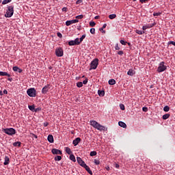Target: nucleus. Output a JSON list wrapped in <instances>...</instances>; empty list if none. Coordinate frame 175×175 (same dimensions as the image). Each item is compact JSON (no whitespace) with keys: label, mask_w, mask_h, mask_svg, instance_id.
<instances>
[{"label":"nucleus","mask_w":175,"mask_h":175,"mask_svg":"<svg viewBox=\"0 0 175 175\" xmlns=\"http://www.w3.org/2000/svg\"><path fill=\"white\" fill-rule=\"evenodd\" d=\"M80 142H81V139L80 137H77L73 140L72 144H74V146H77V144H79Z\"/></svg>","instance_id":"14"},{"label":"nucleus","mask_w":175,"mask_h":175,"mask_svg":"<svg viewBox=\"0 0 175 175\" xmlns=\"http://www.w3.org/2000/svg\"><path fill=\"white\" fill-rule=\"evenodd\" d=\"M29 109L31 111H35V105H29Z\"/></svg>","instance_id":"31"},{"label":"nucleus","mask_w":175,"mask_h":175,"mask_svg":"<svg viewBox=\"0 0 175 175\" xmlns=\"http://www.w3.org/2000/svg\"><path fill=\"white\" fill-rule=\"evenodd\" d=\"M98 94L99 96H105V91L103 90H98Z\"/></svg>","instance_id":"22"},{"label":"nucleus","mask_w":175,"mask_h":175,"mask_svg":"<svg viewBox=\"0 0 175 175\" xmlns=\"http://www.w3.org/2000/svg\"><path fill=\"white\" fill-rule=\"evenodd\" d=\"M66 152H67V154H68V155L72 154V150H70V148H69V147L66 148Z\"/></svg>","instance_id":"21"},{"label":"nucleus","mask_w":175,"mask_h":175,"mask_svg":"<svg viewBox=\"0 0 175 175\" xmlns=\"http://www.w3.org/2000/svg\"><path fill=\"white\" fill-rule=\"evenodd\" d=\"M87 83H88V79H85L83 81L82 84H87Z\"/></svg>","instance_id":"45"},{"label":"nucleus","mask_w":175,"mask_h":175,"mask_svg":"<svg viewBox=\"0 0 175 175\" xmlns=\"http://www.w3.org/2000/svg\"><path fill=\"white\" fill-rule=\"evenodd\" d=\"M1 2H2V0H0V3H1Z\"/></svg>","instance_id":"63"},{"label":"nucleus","mask_w":175,"mask_h":175,"mask_svg":"<svg viewBox=\"0 0 175 175\" xmlns=\"http://www.w3.org/2000/svg\"><path fill=\"white\" fill-rule=\"evenodd\" d=\"M142 3H144V2H147L148 0H139Z\"/></svg>","instance_id":"56"},{"label":"nucleus","mask_w":175,"mask_h":175,"mask_svg":"<svg viewBox=\"0 0 175 175\" xmlns=\"http://www.w3.org/2000/svg\"><path fill=\"white\" fill-rule=\"evenodd\" d=\"M34 111H36V112L40 111V108L38 107V108L35 109Z\"/></svg>","instance_id":"52"},{"label":"nucleus","mask_w":175,"mask_h":175,"mask_svg":"<svg viewBox=\"0 0 175 175\" xmlns=\"http://www.w3.org/2000/svg\"><path fill=\"white\" fill-rule=\"evenodd\" d=\"M9 2H12V0H3L2 5H6L7 3H9Z\"/></svg>","instance_id":"32"},{"label":"nucleus","mask_w":175,"mask_h":175,"mask_svg":"<svg viewBox=\"0 0 175 175\" xmlns=\"http://www.w3.org/2000/svg\"><path fill=\"white\" fill-rule=\"evenodd\" d=\"M169 117H170V114L166 113L163 116V120H167V118H169Z\"/></svg>","instance_id":"29"},{"label":"nucleus","mask_w":175,"mask_h":175,"mask_svg":"<svg viewBox=\"0 0 175 175\" xmlns=\"http://www.w3.org/2000/svg\"><path fill=\"white\" fill-rule=\"evenodd\" d=\"M62 159V157L61 156H56L55 157V161H61Z\"/></svg>","instance_id":"35"},{"label":"nucleus","mask_w":175,"mask_h":175,"mask_svg":"<svg viewBox=\"0 0 175 175\" xmlns=\"http://www.w3.org/2000/svg\"><path fill=\"white\" fill-rule=\"evenodd\" d=\"M66 10H68V8H62L63 12H66Z\"/></svg>","instance_id":"55"},{"label":"nucleus","mask_w":175,"mask_h":175,"mask_svg":"<svg viewBox=\"0 0 175 175\" xmlns=\"http://www.w3.org/2000/svg\"><path fill=\"white\" fill-rule=\"evenodd\" d=\"M94 163L95 165H99L100 163V161H99V160L94 159Z\"/></svg>","instance_id":"42"},{"label":"nucleus","mask_w":175,"mask_h":175,"mask_svg":"<svg viewBox=\"0 0 175 175\" xmlns=\"http://www.w3.org/2000/svg\"><path fill=\"white\" fill-rule=\"evenodd\" d=\"M90 125L93 126V128H95V129H97V131H105L106 127L103 126L102 124H99L98 122L95 120H90Z\"/></svg>","instance_id":"1"},{"label":"nucleus","mask_w":175,"mask_h":175,"mask_svg":"<svg viewBox=\"0 0 175 175\" xmlns=\"http://www.w3.org/2000/svg\"><path fill=\"white\" fill-rule=\"evenodd\" d=\"M118 54L119 55H122V54H124V52H123L122 51H120L118 53Z\"/></svg>","instance_id":"51"},{"label":"nucleus","mask_w":175,"mask_h":175,"mask_svg":"<svg viewBox=\"0 0 175 175\" xmlns=\"http://www.w3.org/2000/svg\"><path fill=\"white\" fill-rule=\"evenodd\" d=\"M81 2H83V0H77L76 3L77 5H79V3H81Z\"/></svg>","instance_id":"50"},{"label":"nucleus","mask_w":175,"mask_h":175,"mask_svg":"<svg viewBox=\"0 0 175 175\" xmlns=\"http://www.w3.org/2000/svg\"><path fill=\"white\" fill-rule=\"evenodd\" d=\"M116 17H117V15L116 14H112L109 16V18H110V20H114Z\"/></svg>","instance_id":"24"},{"label":"nucleus","mask_w":175,"mask_h":175,"mask_svg":"<svg viewBox=\"0 0 175 175\" xmlns=\"http://www.w3.org/2000/svg\"><path fill=\"white\" fill-rule=\"evenodd\" d=\"M167 67L166 66H165V62H161L159 64V66L157 68V72H159V73H161V72H165V70H166Z\"/></svg>","instance_id":"5"},{"label":"nucleus","mask_w":175,"mask_h":175,"mask_svg":"<svg viewBox=\"0 0 175 175\" xmlns=\"http://www.w3.org/2000/svg\"><path fill=\"white\" fill-rule=\"evenodd\" d=\"M85 39V34H83L80 38H79V44L80 43Z\"/></svg>","instance_id":"28"},{"label":"nucleus","mask_w":175,"mask_h":175,"mask_svg":"<svg viewBox=\"0 0 175 175\" xmlns=\"http://www.w3.org/2000/svg\"><path fill=\"white\" fill-rule=\"evenodd\" d=\"M52 154H56V155H62V151L58 149L53 148L51 150Z\"/></svg>","instance_id":"10"},{"label":"nucleus","mask_w":175,"mask_h":175,"mask_svg":"<svg viewBox=\"0 0 175 175\" xmlns=\"http://www.w3.org/2000/svg\"><path fill=\"white\" fill-rule=\"evenodd\" d=\"M57 36H58V38H62V33H61L60 32H58Z\"/></svg>","instance_id":"49"},{"label":"nucleus","mask_w":175,"mask_h":175,"mask_svg":"<svg viewBox=\"0 0 175 175\" xmlns=\"http://www.w3.org/2000/svg\"><path fill=\"white\" fill-rule=\"evenodd\" d=\"M16 72H18V73H21L23 72V70L21 68H18V70Z\"/></svg>","instance_id":"53"},{"label":"nucleus","mask_w":175,"mask_h":175,"mask_svg":"<svg viewBox=\"0 0 175 175\" xmlns=\"http://www.w3.org/2000/svg\"><path fill=\"white\" fill-rule=\"evenodd\" d=\"M3 132H4V133H6V135H9L10 136H13V135H16V130L13 128L3 129Z\"/></svg>","instance_id":"3"},{"label":"nucleus","mask_w":175,"mask_h":175,"mask_svg":"<svg viewBox=\"0 0 175 175\" xmlns=\"http://www.w3.org/2000/svg\"><path fill=\"white\" fill-rule=\"evenodd\" d=\"M136 33H138V35H143V33H145L144 31H140V30H136L135 31Z\"/></svg>","instance_id":"30"},{"label":"nucleus","mask_w":175,"mask_h":175,"mask_svg":"<svg viewBox=\"0 0 175 175\" xmlns=\"http://www.w3.org/2000/svg\"><path fill=\"white\" fill-rule=\"evenodd\" d=\"M83 15H78L76 16V18H77L78 20H81V18H83Z\"/></svg>","instance_id":"41"},{"label":"nucleus","mask_w":175,"mask_h":175,"mask_svg":"<svg viewBox=\"0 0 175 175\" xmlns=\"http://www.w3.org/2000/svg\"><path fill=\"white\" fill-rule=\"evenodd\" d=\"M169 44H173V46H175V42L174 41H170Z\"/></svg>","instance_id":"47"},{"label":"nucleus","mask_w":175,"mask_h":175,"mask_svg":"<svg viewBox=\"0 0 175 175\" xmlns=\"http://www.w3.org/2000/svg\"><path fill=\"white\" fill-rule=\"evenodd\" d=\"M83 167H84V169H85V170L88 172V173H89V174L92 175V171H91V169H90V167H88V165H87V164H85Z\"/></svg>","instance_id":"15"},{"label":"nucleus","mask_w":175,"mask_h":175,"mask_svg":"<svg viewBox=\"0 0 175 175\" xmlns=\"http://www.w3.org/2000/svg\"><path fill=\"white\" fill-rule=\"evenodd\" d=\"M77 87H78V88H81V87H83V82H78L77 83Z\"/></svg>","instance_id":"33"},{"label":"nucleus","mask_w":175,"mask_h":175,"mask_svg":"<svg viewBox=\"0 0 175 175\" xmlns=\"http://www.w3.org/2000/svg\"><path fill=\"white\" fill-rule=\"evenodd\" d=\"M116 167H120V165L118 164H116Z\"/></svg>","instance_id":"60"},{"label":"nucleus","mask_w":175,"mask_h":175,"mask_svg":"<svg viewBox=\"0 0 175 175\" xmlns=\"http://www.w3.org/2000/svg\"><path fill=\"white\" fill-rule=\"evenodd\" d=\"M154 25L155 24L154 23L146 25L142 27V29L143 31H146V29H149L150 28H152Z\"/></svg>","instance_id":"12"},{"label":"nucleus","mask_w":175,"mask_h":175,"mask_svg":"<svg viewBox=\"0 0 175 175\" xmlns=\"http://www.w3.org/2000/svg\"><path fill=\"white\" fill-rule=\"evenodd\" d=\"M27 95H29V96H31V98H35V96H36V90L33 88L28 89L27 91Z\"/></svg>","instance_id":"4"},{"label":"nucleus","mask_w":175,"mask_h":175,"mask_svg":"<svg viewBox=\"0 0 175 175\" xmlns=\"http://www.w3.org/2000/svg\"><path fill=\"white\" fill-rule=\"evenodd\" d=\"M47 139L49 143H54V137L52 135H49Z\"/></svg>","instance_id":"16"},{"label":"nucleus","mask_w":175,"mask_h":175,"mask_svg":"<svg viewBox=\"0 0 175 175\" xmlns=\"http://www.w3.org/2000/svg\"><path fill=\"white\" fill-rule=\"evenodd\" d=\"M118 125L119 126H121V128H126V124H125V122L120 121L118 122Z\"/></svg>","instance_id":"18"},{"label":"nucleus","mask_w":175,"mask_h":175,"mask_svg":"<svg viewBox=\"0 0 175 175\" xmlns=\"http://www.w3.org/2000/svg\"><path fill=\"white\" fill-rule=\"evenodd\" d=\"M98 18H99V16H95L96 20L98 19Z\"/></svg>","instance_id":"61"},{"label":"nucleus","mask_w":175,"mask_h":175,"mask_svg":"<svg viewBox=\"0 0 175 175\" xmlns=\"http://www.w3.org/2000/svg\"><path fill=\"white\" fill-rule=\"evenodd\" d=\"M70 159L72 161V162H76V157H75L74 154H70Z\"/></svg>","instance_id":"26"},{"label":"nucleus","mask_w":175,"mask_h":175,"mask_svg":"<svg viewBox=\"0 0 175 175\" xmlns=\"http://www.w3.org/2000/svg\"><path fill=\"white\" fill-rule=\"evenodd\" d=\"M127 75H129V76H133V75H135V72H134L133 70L130 69V70L127 72Z\"/></svg>","instance_id":"20"},{"label":"nucleus","mask_w":175,"mask_h":175,"mask_svg":"<svg viewBox=\"0 0 175 175\" xmlns=\"http://www.w3.org/2000/svg\"><path fill=\"white\" fill-rule=\"evenodd\" d=\"M90 33L95 35V28L90 29Z\"/></svg>","instance_id":"37"},{"label":"nucleus","mask_w":175,"mask_h":175,"mask_svg":"<svg viewBox=\"0 0 175 175\" xmlns=\"http://www.w3.org/2000/svg\"><path fill=\"white\" fill-rule=\"evenodd\" d=\"M14 147H20L21 146V142H16L13 144Z\"/></svg>","instance_id":"23"},{"label":"nucleus","mask_w":175,"mask_h":175,"mask_svg":"<svg viewBox=\"0 0 175 175\" xmlns=\"http://www.w3.org/2000/svg\"><path fill=\"white\" fill-rule=\"evenodd\" d=\"M153 16H161V12H154V14H153Z\"/></svg>","instance_id":"43"},{"label":"nucleus","mask_w":175,"mask_h":175,"mask_svg":"<svg viewBox=\"0 0 175 175\" xmlns=\"http://www.w3.org/2000/svg\"><path fill=\"white\" fill-rule=\"evenodd\" d=\"M120 108L121 110H125V106L123 104L120 105Z\"/></svg>","instance_id":"40"},{"label":"nucleus","mask_w":175,"mask_h":175,"mask_svg":"<svg viewBox=\"0 0 175 175\" xmlns=\"http://www.w3.org/2000/svg\"><path fill=\"white\" fill-rule=\"evenodd\" d=\"M142 110H143V111H148V108L144 107L142 108Z\"/></svg>","instance_id":"46"},{"label":"nucleus","mask_w":175,"mask_h":175,"mask_svg":"<svg viewBox=\"0 0 175 175\" xmlns=\"http://www.w3.org/2000/svg\"><path fill=\"white\" fill-rule=\"evenodd\" d=\"M96 155V151H92L90 152V157H95Z\"/></svg>","instance_id":"36"},{"label":"nucleus","mask_w":175,"mask_h":175,"mask_svg":"<svg viewBox=\"0 0 175 175\" xmlns=\"http://www.w3.org/2000/svg\"><path fill=\"white\" fill-rule=\"evenodd\" d=\"M49 90H50V85H45L42 90V94H47V92H49Z\"/></svg>","instance_id":"11"},{"label":"nucleus","mask_w":175,"mask_h":175,"mask_svg":"<svg viewBox=\"0 0 175 175\" xmlns=\"http://www.w3.org/2000/svg\"><path fill=\"white\" fill-rule=\"evenodd\" d=\"M55 55L57 57H62L64 55V50L62 49V48L56 49Z\"/></svg>","instance_id":"7"},{"label":"nucleus","mask_w":175,"mask_h":175,"mask_svg":"<svg viewBox=\"0 0 175 175\" xmlns=\"http://www.w3.org/2000/svg\"><path fill=\"white\" fill-rule=\"evenodd\" d=\"M99 64V59H94L90 64V70L91 69H96L98 68V64Z\"/></svg>","instance_id":"6"},{"label":"nucleus","mask_w":175,"mask_h":175,"mask_svg":"<svg viewBox=\"0 0 175 175\" xmlns=\"http://www.w3.org/2000/svg\"><path fill=\"white\" fill-rule=\"evenodd\" d=\"M77 161L79 165H80V166H82V167L85 165V163L84 162V161H83V159H81V158L80 157H77Z\"/></svg>","instance_id":"13"},{"label":"nucleus","mask_w":175,"mask_h":175,"mask_svg":"<svg viewBox=\"0 0 175 175\" xmlns=\"http://www.w3.org/2000/svg\"><path fill=\"white\" fill-rule=\"evenodd\" d=\"M18 66H14L12 68V70H14V72H17L18 70Z\"/></svg>","instance_id":"39"},{"label":"nucleus","mask_w":175,"mask_h":175,"mask_svg":"<svg viewBox=\"0 0 175 175\" xmlns=\"http://www.w3.org/2000/svg\"><path fill=\"white\" fill-rule=\"evenodd\" d=\"M96 25V23H95V22H94V21L90 22V27H95Z\"/></svg>","instance_id":"38"},{"label":"nucleus","mask_w":175,"mask_h":175,"mask_svg":"<svg viewBox=\"0 0 175 175\" xmlns=\"http://www.w3.org/2000/svg\"><path fill=\"white\" fill-rule=\"evenodd\" d=\"M14 7L13 5L8 6V8L5 14V17L10 18L14 13Z\"/></svg>","instance_id":"2"},{"label":"nucleus","mask_w":175,"mask_h":175,"mask_svg":"<svg viewBox=\"0 0 175 175\" xmlns=\"http://www.w3.org/2000/svg\"><path fill=\"white\" fill-rule=\"evenodd\" d=\"M75 23H79V20L74 19V20H71V21H67L66 22V25H67V27H69V25H72V24H75Z\"/></svg>","instance_id":"9"},{"label":"nucleus","mask_w":175,"mask_h":175,"mask_svg":"<svg viewBox=\"0 0 175 175\" xmlns=\"http://www.w3.org/2000/svg\"><path fill=\"white\" fill-rule=\"evenodd\" d=\"M3 94H8V90H3Z\"/></svg>","instance_id":"57"},{"label":"nucleus","mask_w":175,"mask_h":175,"mask_svg":"<svg viewBox=\"0 0 175 175\" xmlns=\"http://www.w3.org/2000/svg\"><path fill=\"white\" fill-rule=\"evenodd\" d=\"M120 43L121 44H123V46H125V44H126V42H124V40H121Z\"/></svg>","instance_id":"44"},{"label":"nucleus","mask_w":175,"mask_h":175,"mask_svg":"<svg viewBox=\"0 0 175 175\" xmlns=\"http://www.w3.org/2000/svg\"><path fill=\"white\" fill-rule=\"evenodd\" d=\"M0 76H7L8 77H10V74L7 72L0 71Z\"/></svg>","instance_id":"17"},{"label":"nucleus","mask_w":175,"mask_h":175,"mask_svg":"<svg viewBox=\"0 0 175 175\" xmlns=\"http://www.w3.org/2000/svg\"><path fill=\"white\" fill-rule=\"evenodd\" d=\"M115 49L116 50H120V46H118V44H116V45L115 46Z\"/></svg>","instance_id":"48"},{"label":"nucleus","mask_w":175,"mask_h":175,"mask_svg":"<svg viewBox=\"0 0 175 175\" xmlns=\"http://www.w3.org/2000/svg\"><path fill=\"white\" fill-rule=\"evenodd\" d=\"M108 83H109V85H114V84H116V80L109 79Z\"/></svg>","instance_id":"19"},{"label":"nucleus","mask_w":175,"mask_h":175,"mask_svg":"<svg viewBox=\"0 0 175 175\" xmlns=\"http://www.w3.org/2000/svg\"><path fill=\"white\" fill-rule=\"evenodd\" d=\"M109 167L107 168V170H109Z\"/></svg>","instance_id":"64"},{"label":"nucleus","mask_w":175,"mask_h":175,"mask_svg":"<svg viewBox=\"0 0 175 175\" xmlns=\"http://www.w3.org/2000/svg\"><path fill=\"white\" fill-rule=\"evenodd\" d=\"M49 126V122L44 123V126Z\"/></svg>","instance_id":"54"},{"label":"nucleus","mask_w":175,"mask_h":175,"mask_svg":"<svg viewBox=\"0 0 175 175\" xmlns=\"http://www.w3.org/2000/svg\"><path fill=\"white\" fill-rule=\"evenodd\" d=\"M69 46H78L79 44V38H76L75 40H71L68 42Z\"/></svg>","instance_id":"8"},{"label":"nucleus","mask_w":175,"mask_h":175,"mask_svg":"<svg viewBox=\"0 0 175 175\" xmlns=\"http://www.w3.org/2000/svg\"><path fill=\"white\" fill-rule=\"evenodd\" d=\"M106 27H107V25L106 23H105L103 25V27L99 29V31H103V32H104V33H105L106 31L103 29H105V28H106Z\"/></svg>","instance_id":"27"},{"label":"nucleus","mask_w":175,"mask_h":175,"mask_svg":"<svg viewBox=\"0 0 175 175\" xmlns=\"http://www.w3.org/2000/svg\"><path fill=\"white\" fill-rule=\"evenodd\" d=\"M3 165H9V157H5V161H4Z\"/></svg>","instance_id":"25"},{"label":"nucleus","mask_w":175,"mask_h":175,"mask_svg":"<svg viewBox=\"0 0 175 175\" xmlns=\"http://www.w3.org/2000/svg\"><path fill=\"white\" fill-rule=\"evenodd\" d=\"M8 81H12L13 80V79L12 78H8Z\"/></svg>","instance_id":"58"},{"label":"nucleus","mask_w":175,"mask_h":175,"mask_svg":"<svg viewBox=\"0 0 175 175\" xmlns=\"http://www.w3.org/2000/svg\"><path fill=\"white\" fill-rule=\"evenodd\" d=\"M33 137H35V139H38V135L33 134Z\"/></svg>","instance_id":"59"},{"label":"nucleus","mask_w":175,"mask_h":175,"mask_svg":"<svg viewBox=\"0 0 175 175\" xmlns=\"http://www.w3.org/2000/svg\"><path fill=\"white\" fill-rule=\"evenodd\" d=\"M134 2H136L137 0H133Z\"/></svg>","instance_id":"62"},{"label":"nucleus","mask_w":175,"mask_h":175,"mask_svg":"<svg viewBox=\"0 0 175 175\" xmlns=\"http://www.w3.org/2000/svg\"><path fill=\"white\" fill-rule=\"evenodd\" d=\"M163 110L164 111H169L170 110V107H169V106H165L163 107Z\"/></svg>","instance_id":"34"}]
</instances>
